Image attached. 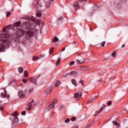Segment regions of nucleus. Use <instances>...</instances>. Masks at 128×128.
<instances>
[{"label": "nucleus", "instance_id": "nucleus-11", "mask_svg": "<svg viewBox=\"0 0 128 128\" xmlns=\"http://www.w3.org/2000/svg\"><path fill=\"white\" fill-rule=\"evenodd\" d=\"M78 74V72L77 71H71L70 72L68 73V75H72L74 76H76Z\"/></svg>", "mask_w": 128, "mask_h": 128}, {"label": "nucleus", "instance_id": "nucleus-35", "mask_svg": "<svg viewBox=\"0 0 128 128\" xmlns=\"http://www.w3.org/2000/svg\"><path fill=\"white\" fill-rule=\"evenodd\" d=\"M54 52V48H51L50 50V54H52Z\"/></svg>", "mask_w": 128, "mask_h": 128}, {"label": "nucleus", "instance_id": "nucleus-34", "mask_svg": "<svg viewBox=\"0 0 128 128\" xmlns=\"http://www.w3.org/2000/svg\"><path fill=\"white\" fill-rule=\"evenodd\" d=\"M36 16L40 18L42 16V14L40 13V12L37 13V14H36Z\"/></svg>", "mask_w": 128, "mask_h": 128}, {"label": "nucleus", "instance_id": "nucleus-41", "mask_svg": "<svg viewBox=\"0 0 128 128\" xmlns=\"http://www.w3.org/2000/svg\"><path fill=\"white\" fill-rule=\"evenodd\" d=\"M105 44H106V42H102L101 46H103V47H104Z\"/></svg>", "mask_w": 128, "mask_h": 128}, {"label": "nucleus", "instance_id": "nucleus-36", "mask_svg": "<svg viewBox=\"0 0 128 128\" xmlns=\"http://www.w3.org/2000/svg\"><path fill=\"white\" fill-rule=\"evenodd\" d=\"M34 89L32 88H30L28 91H29V93L30 94V92H32L33 91Z\"/></svg>", "mask_w": 128, "mask_h": 128}, {"label": "nucleus", "instance_id": "nucleus-14", "mask_svg": "<svg viewBox=\"0 0 128 128\" xmlns=\"http://www.w3.org/2000/svg\"><path fill=\"white\" fill-rule=\"evenodd\" d=\"M18 96L20 98H24L25 96V94L24 93L23 91H20L18 92Z\"/></svg>", "mask_w": 128, "mask_h": 128}, {"label": "nucleus", "instance_id": "nucleus-53", "mask_svg": "<svg viewBox=\"0 0 128 128\" xmlns=\"http://www.w3.org/2000/svg\"><path fill=\"white\" fill-rule=\"evenodd\" d=\"M103 106H104V108H103V109H104V108H106V104H103Z\"/></svg>", "mask_w": 128, "mask_h": 128}, {"label": "nucleus", "instance_id": "nucleus-62", "mask_svg": "<svg viewBox=\"0 0 128 128\" xmlns=\"http://www.w3.org/2000/svg\"><path fill=\"white\" fill-rule=\"evenodd\" d=\"M78 55H79V56L80 55V54Z\"/></svg>", "mask_w": 128, "mask_h": 128}, {"label": "nucleus", "instance_id": "nucleus-21", "mask_svg": "<svg viewBox=\"0 0 128 128\" xmlns=\"http://www.w3.org/2000/svg\"><path fill=\"white\" fill-rule=\"evenodd\" d=\"M20 24H21V22H16L14 24V26H16V27H18L20 25Z\"/></svg>", "mask_w": 128, "mask_h": 128}, {"label": "nucleus", "instance_id": "nucleus-33", "mask_svg": "<svg viewBox=\"0 0 128 128\" xmlns=\"http://www.w3.org/2000/svg\"><path fill=\"white\" fill-rule=\"evenodd\" d=\"M70 122V119L68 118H66V119L65 120V122L66 123V124Z\"/></svg>", "mask_w": 128, "mask_h": 128}, {"label": "nucleus", "instance_id": "nucleus-2", "mask_svg": "<svg viewBox=\"0 0 128 128\" xmlns=\"http://www.w3.org/2000/svg\"><path fill=\"white\" fill-rule=\"evenodd\" d=\"M9 36L8 34H6L4 32L3 34L0 35V40L3 43L0 42V52H5V46L6 48H8L10 46V41L9 40Z\"/></svg>", "mask_w": 128, "mask_h": 128}, {"label": "nucleus", "instance_id": "nucleus-51", "mask_svg": "<svg viewBox=\"0 0 128 128\" xmlns=\"http://www.w3.org/2000/svg\"><path fill=\"white\" fill-rule=\"evenodd\" d=\"M80 1L81 2H86L87 0H80Z\"/></svg>", "mask_w": 128, "mask_h": 128}, {"label": "nucleus", "instance_id": "nucleus-4", "mask_svg": "<svg viewBox=\"0 0 128 128\" xmlns=\"http://www.w3.org/2000/svg\"><path fill=\"white\" fill-rule=\"evenodd\" d=\"M18 123V118H16L12 121V127L16 128Z\"/></svg>", "mask_w": 128, "mask_h": 128}, {"label": "nucleus", "instance_id": "nucleus-9", "mask_svg": "<svg viewBox=\"0 0 128 128\" xmlns=\"http://www.w3.org/2000/svg\"><path fill=\"white\" fill-rule=\"evenodd\" d=\"M28 80L34 83V84H37L36 79L34 78H28Z\"/></svg>", "mask_w": 128, "mask_h": 128}, {"label": "nucleus", "instance_id": "nucleus-44", "mask_svg": "<svg viewBox=\"0 0 128 128\" xmlns=\"http://www.w3.org/2000/svg\"><path fill=\"white\" fill-rule=\"evenodd\" d=\"M80 84H82V86H83L84 84V81H83V80H80Z\"/></svg>", "mask_w": 128, "mask_h": 128}, {"label": "nucleus", "instance_id": "nucleus-56", "mask_svg": "<svg viewBox=\"0 0 128 128\" xmlns=\"http://www.w3.org/2000/svg\"><path fill=\"white\" fill-rule=\"evenodd\" d=\"M120 127V126L118 125L117 128H119Z\"/></svg>", "mask_w": 128, "mask_h": 128}, {"label": "nucleus", "instance_id": "nucleus-50", "mask_svg": "<svg viewBox=\"0 0 128 128\" xmlns=\"http://www.w3.org/2000/svg\"><path fill=\"white\" fill-rule=\"evenodd\" d=\"M111 119L108 120L106 122H104V124H106V122H108Z\"/></svg>", "mask_w": 128, "mask_h": 128}, {"label": "nucleus", "instance_id": "nucleus-40", "mask_svg": "<svg viewBox=\"0 0 128 128\" xmlns=\"http://www.w3.org/2000/svg\"><path fill=\"white\" fill-rule=\"evenodd\" d=\"M68 74V73L67 74L63 75V77L64 78H66L67 76H70V74Z\"/></svg>", "mask_w": 128, "mask_h": 128}, {"label": "nucleus", "instance_id": "nucleus-58", "mask_svg": "<svg viewBox=\"0 0 128 128\" xmlns=\"http://www.w3.org/2000/svg\"><path fill=\"white\" fill-rule=\"evenodd\" d=\"M94 116H97V115H96V113Z\"/></svg>", "mask_w": 128, "mask_h": 128}, {"label": "nucleus", "instance_id": "nucleus-47", "mask_svg": "<svg viewBox=\"0 0 128 128\" xmlns=\"http://www.w3.org/2000/svg\"><path fill=\"white\" fill-rule=\"evenodd\" d=\"M76 41H74V42H72V44H76Z\"/></svg>", "mask_w": 128, "mask_h": 128}, {"label": "nucleus", "instance_id": "nucleus-8", "mask_svg": "<svg viewBox=\"0 0 128 128\" xmlns=\"http://www.w3.org/2000/svg\"><path fill=\"white\" fill-rule=\"evenodd\" d=\"M86 61V60L83 57H80V60H76V64H82L84 62Z\"/></svg>", "mask_w": 128, "mask_h": 128}, {"label": "nucleus", "instance_id": "nucleus-29", "mask_svg": "<svg viewBox=\"0 0 128 128\" xmlns=\"http://www.w3.org/2000/svg\"><path fill=\"white\" fill-rule=\"evenodd\" d=\"M56 104V99L53 100L52 104H54V106H55V104Z\"/></svg>", "mask_w": 128, "mask_h": 128}, {"label": "nucleus", "instance_id": "nucleus-16", "mask_svg": "<svg viewBox=\"0 0 128 128\" xmlns=\"http://www.w3.org/2000/svg\"><path fill=\"white\" fill-rule=\"evenodd\" d=\"M11 116H15V118H17L16 116H18V112L16 111L14 112H12L11 113Z\"/></svg>", "mask_w": 128, "mask_h": 128}, {"label": "nucleus", "instance_id": "nucleus-48", "mask_svg": "<svg viewBox=\"0 0 128 128\" xmlns=\"http://www.w3.org/2000/svg\"><path fill=\"white\" fill-rule=\"evenodd\" d=\"M65 48H63L62 50V52H63L65 50Z\"/></svg>", "mask_w": 128, "mask_h": 128}, {"label": "nucleus", "instance_id": "nucleus-5", "mask_svg": "<svg viewBox=\"0 0 128 128\" xmlns=\"http://www.w3.org/2000/svg\"><path fill=\"white\" fill-rule=\"evenodd\" d=\"M82 96V92H76L74 94V98L76 99V100H79Z\"/></svg>", "mask_w": 128, "mask_h": 128}, {"label": "nucleus", "instance_id": "nucleus-1", "mask_svg": "<svg viewBox=\"0 0 128 128\" xmlns=\"http://www.w3.org/2000/svg\"><path fill=\"white\" fill-rule=\"evenodd\" d=\"M34 16H30V17H24L21 18V20H22V22H25L26 20H28L26 22L22 23L20 24L21 28L24 30H30L28 31L26 34V38L27 39H30L34 36V34H37L38 32V30H35V32L32 30H31V22L34 21Z\"/></svg>", "mask_w": 128, "mask_h": 128}, {"label": "nucleus", "instance_id": "nucleus-6", "mask_svg": "<svg viewBox=\"0 0 128 128\" xmlns=\"http://www.w3.org/2000/svg\"><path fill=\"white\" fill-rule=\"evenodd\" d=\"M34 100H32V102H30V103H28L27 105V107H26V108H27V110L29 111V110H31L32 108V106H33V104H34Z\"/></svg>", "mask_w": 128, "mask_h": 128}, {"label": "nucleus", "instance_id": "nucleus-10", "mask_svg": "<svg viewBox=\"0 0 128 128\" xmlns=\"http://www.w3.org/2000/svg\"><path fill=\"white\" fill-rule=\"evenodd\" d=\"M40 4L38 2V1L37 0H36L34 4V8H40Z\"/></svg>", "mask_w": 128, "mask_h": 128}, {"label": "nucleus", "instance_id": "nucleus-12", "mask_svg": "<svg viewBox=\"0 0 128 128\" xmlns=\"http://www.w3.org/2000/svg\"><path fill=\"white\" fill-rule=\"evenodd\" d=\"M54 107V104H51L49 106H48L46 108V110H47V112H49L50 109Z\"/></svg>", "mask_w": 128, "mask_h": 128}, {"label": "nucleus", "instance_id": "nucleus-52", "mask_svg": "<svg viewBox=\"0 0 128 128\" xmlns=\"http://www.w3.org/2000/svg\"><path fill=\"white\" fill-rule=\"evenodd\" d=\"M90 126V124L88 125H87L86 126V128H88V127Z\"/></svg>", "mask_w": 128, "mask_h": 128}, {"label": "nucleus", "instance_id": "nucleus-45", "mask_svg": "<svg viewBox=\"0 0 128 128\" xmlns=\"http://www.w3.org/2000/svg\"><path fill=\"white\" fill-rule=\"evenodd\" d=\"M62 108V106H60L58 108V110H61Z\"/></svg>", "mask_w": 128, "mask_h": 128}, {"label": "nucleus", "instance_id": "nucleus-61", "mask_svg": "<svg viewBox=\"0 0 128 128\" xmlns=\"http://www.w3.org/2000/svg\"><path fill=\"white\" fill-rule=\"evenodd\" d=\"M11 84V82L9 84Z\"/></svg>", "mask_w": 128, "mask_h": 128}, {"label": "nucleus", "instance_id": "nucleus-17", "mask_svg": "<svg viewBox=\"0 0 128 128\" xmlns=\"http://www.w3.org/2000/svg\"><path fill=\"white\" fill-rule=\"evenodd\" d=\"M64 20V18L62 16H60V18H59V19H58L57 22L58 23V25L59 24V23H60L61 22H62Z\"/></svg>", "mask_w": 128, "mask_h": 128}, {"label": "nucleus", "instance_id": "nucleus-19", "mask_svg": "<svg viewBox=\"0 0 128 128\" xmlns=\"http://www.w3.org/2000/svg\"><path fill=\"white\" fill-rule=\"evenodd\" d=\"M58 38L56 37L55 36L53 39H52V42L53 43H55L56 42H58Z\"/></svg>", "mask_w": 128, "mask_h": 128}, {"label": "nucleus", "instance_id": "nucleus-55", "mask_svg": "<svg viewBox=\"0 0 128 128\" xmlns=\"http://www.w3.org/2000/svg\"><path fill=\"white\" fill-rule=\"evenodd\" d=\"M126 110H127L126 108L124 109V111L125 112H126Z\"/></svg>", "mask_w": 128, "mask_h": 128}, {"label": "nucleus", "instance_id": "nucleus-60", "mask_svg": "<svg viewBox=\"0 0 128 128\" xmlns=\"http://www.w3.org/2000/svg\"><path fill=\"white\" fill-rule=\"evenodd\" d=\"M8 97H10V95H8Z\"/></svg>", "mask_w": 128, "mask_h": 128}, {"label": "nucleus", "instance_id": "nucleus-25", "mask_svg": "<svg viewBox=\"0 0 128 128\" xmlns=\"http://www.w3.org/2000/svg\"><path fill=\"white\" fill-rule=\"evenodd\" d=\"M24 76L25 78H28V71H24Z\"/></svg>", "mask_w": 128, "mask_h": 128}, {"label": "nucleus", "instance_id": "nucleus-43", "mask_svg": "<svg viewBox=\"0 0 128 128\" xmlns=\"http://www.w3.org/2000/svg\"><path fill=\"white\" fill-rule=\"evenodd\" d=\"M26 114V111H23L22 112V114L23 115V116H25Z\"/></svg>", "mask_w": 128, "mask_h": 128}, {"label": "nucleus", "instance_id": "nucleus-54", "mask_svg": "<svg viewBox=\"0 0 128 128\" xmlns=\"http://www.w3.org/2000/svg\"><path fill=\"white\" fill-rule=\"evenodd\" d=\"M125 46H126L125 44L122 45V47L124 48Z\"/></svg>", "mask_w": 128, "mask_h": 128}, {"label": "nucleus", "instance_id": "nucleus-39", "mask_svg": "<svg viewBox=\"0 0 128 128\" xmlns=\"http://www.w3.org/2000/svg\"><path fill=\"white\" fill-rule=\"evenodd\" d=\"M75 63V62L74 61H72L71 62H70V66H72L73 64H74Z\"/></svg>", "mask_w": 128, "mask_h": 128}, {"label": "nucleus", "instance_id": "nucleus-63", "mask_svg": "<svg viewBox=\"0 0 128 128\" xmlns=\"http://www.w3.org/2000/svg\"><path fill=\"white\" fill-rule=\"evenodd\" d=\"M90 31H92L90 30Z\"/></svg>", "mask_w": 128, "mask_h": 128}, {"label": "nucleus", "instance_id": "nucleus-18", "mask_svg": "<svg viewBox=\"0 0 128 128\" xmlns=\"http://www.w3.org/2000/svg\"><path fill=\"white\" fill-rule=\"evenodd\" d=\"M72 84H74L75 86H77L78 84L77 82L76 81L75 79H72Z\"/></svg>", "mask_w": 128, "mask_h": 128}, {"label": "nucleus", "instance_id": "nucleus-46", "mask_svg": "<svg viewBox=\"0 0 128 128\" xmlns=\"http://www.w3.org/2000/svg\"><path fill=\"white\" fill-rule=\"evenodd\" d=\"M4 110V108L1 106V105L0 104V110Z\"/></svg>", "mask_w": 128, "mask_h": 128}, {"label": "nucleus", "instance_id": "nucleus-13", "mask_svg": "<svg viewBox=\"0 0 128 128\" xmlns=\"http://www.w3.org/2000/svg\"><path fill=\"white\" fill-rule=\"evenodd\" d=\"M74 8H75L76 10H78L80 8V5L78 4V2H76L74 4Z\"/></svg>", "mask_w": 128, "mask_h": 128}, {"label": "nucleus", "instance_id": "nucleus-26", "mask_svg": "<svg viewBox=\"0 0 128 128\" xmlns=\"http://www.w3.org/2000/svg\"><path fill=\"white\" fill-rule=\"evenodd\" d=\"M40 60V58H38V57L34 56L32 58V60L33 61H36V60Z\"/></svg>", "mask_w": 128, "mask_h": 128}, {"label": "nucleus", "instance_id": "nucleus-23", "mask_svg": "<svg viewBox=\"0 0 128 128\" xmlns=\"http://www.w3.org/2000/svg\"><path fill=\"white\" fill-rule=\"evenodd\" d=\"M88 69H89V68L88 66H85L82 68V70H88Z\"/></svg>", "mask_w": 128, "mask_h": 128}, {"label": "nucleus", "instance_id": "nucleus-31", "mask_svg": "<svg viewBox=\"0 0 128 128\" xmlns=\"http://www.w3.org/2000/svg\"><path fill=\"white\" fill-rule=\"evenodd\" d=\"M107 104L108 106H110L112 104V101H108L107 102Z\"/></svg>", "mask_w": 128, "mask_h": 128}, {"label": "nucleus", "instance_id": "nucleus-27", "mask_svg": "<svg viewBox=\"0 0 128 128\" xmlns=\"http://www.w3.org/2000/svg\"><path fill=\"white\" fill-rule=\"evenodd\" d=\"M103 110H104V108H102L100 109V110L97 111V112H96V115H98V114H99L100 113L102 112Z\"/></svg>", "mask_w": 128, "mask_h": 128}, {"label": "nucleus", "instance_id": "nucleus-28", "mask_svg": "<svg viewBox=\"0 0 128 128\" xmlns=\"http://www.w3.org/2000/svg\"><path fill=\"white\" fill-rule=\"evenodd\" d=\"M98 97V96H94V97H93V98H91V99H90V100H90V102H92V101H94V100H96V98Z\"/></svg>", "mask_w": 128, "mask_h": 128}, {"label": "nucleus", "instance_id": "nucleus-7", "mask_svg": "<svg viewBox=\"0 0 128 128\" xmlns=\"http://www.w3.org/2000/svg\"><path fill=\"white\" fill-rule=\"evenodd\" d=\"M51 3L49 2L48 1H46L44 5V10H48L50 8Z\"/></svg>", "mask_w": 128, "mask_h": 128}, {"label": "nucleus", "instance_id": "nucleus-32", "mask_svg": "<svg viewBox=\"0 0 128 128\" xmlns=\"http://www.w3.org/2000/svg\"><path fill=\"white\" fill-rule=\"evenodd\" d=\"M70 120L72 122H74L76 120V117H72L70 118Z\"/></svg>", "mask_w": 128, "mask_h": 128}, {"label": "nucleus", "instance_id": "nucleus-20", "mask_svg": "<svg viewBox=\"0 0 128 128\" xmlns=\"http://www.w3.org/2000/svg\"><path fill=\"white\" fill-rule=\"evenodd\" d=\"M51 92H52L51 88H48L47 90H46V94H50Z\"/></svg>", "mask_w": 128, "mask_h": 128}, {"label": "nucleus", "instance_id": "nucleus-24", "mask_svg": "<svg viewBox=\"0 0 128 128\" xmlns=\"http://www.w3.org/2000/svg\"><path fill=\"white\" fill-rule=\"evenodd\" d=\"M18 71L20 73H22L24 72V68L22 67H20L18 69Z\"/></svg>", "mask_w": 128, "mask_h": 128}, {"label": "nucleus", "instance_id": "nucleus-30", "mask_svg": "<svg viewBox=\"0 0 128 128\" xmlns=\"http://www.w3.org/2000/svg\"><path fill=\"white\" fill-rule=\"evenodd\" d=\"M112 56L113 57H115L116 56V51H114L113 52H112Z\"/></svg>", "mask_w": 128, "mask_h": 128}, {"label": "nucleus", "instance_id": "nucleus-22", "mask_svg": "<svg viewBox=\"0 0 128 128\" xmlns=\"http://www.w3.org/2000/svg\"><path fill=\"white\" fill-rule=\"evenodd\" d=\"M61 62V58H58V60L56 62V66H58Z\"/></svg>", "mask_w": 128, "mask_h": 128}, {"label": "nucleus", "instance_id": "nucleus-49", "mask_svg": "<svg viewBox=\"0 0 128 128\" xmlns=\"http://www.w3.org/2000/svg\"><path fill=\"white\" fill-rule=\"evenodd\" d=\"M45 56V55L44 54H42L41 56H40V57L41 58H44V57Z\"/></svg>", "mask_w": 128, "mask_h": 128}, {"label": "nucleus", "instance_id": "nucleus-3", "mask_svg": "<svg viewBox=\"0 0 128 128\" xmlns=\"http://www.w3.org/2000/svg\"><path fill=\"white\" fill-rule=\"evenodd\" d=\"M24 32L20 28H18L16 30L15 36L18 38H20L24 36Z\"/></svg>", "mask_w": 128, "mask_h": 128}, {"label": "nucleus", "instance_id": "nucleus-57", "mask_svg": "<svg viewBox=\"0 0 128 128\" xmlns=\"http://www.w3.org/2000/svg\"><path fill=\"white\" fill-rule=\"evenodd\" d=\"M50 1L53 2L54 0H49Z\"/></svg>", "mask_w": 128, "mask_h": 128}, {"label": "nucleus", "instance_id": "nucleus-59", "mask_svg": "<svg viewBox=\"0 0 128 128\" xmlns=\"http://www.w3.org/2000/svg\"><path fill=\"white\" fill-rule=\"evenodd\" d=\"M76 128H78V127L76 126H74V128H76Z\"/></svg>", "mask_w": 128, "mask_h": 128}, {"label": "nucleus", "instance_id": "nucleus-42", "mask_svg": "<svg viewBox=\"0 0 128 128\" xmlns=\"http://www.w3.org/2000/svg\"><path fill=\"white\" fill-rule=\"evenodd\" d=\"M22 82H24V83H26L28 82V80H26V78H24L22 80Z\"/></svg>", "mask_w": 128, "mask_h": 128}, {"label": "nucleus", "instance_id": "nucleus-15", "mask_svg": "<svg viewBox=\"0 0 128 128\" xmlns=\"http://www.w3.org/2000/svg\"><path fill=\"white\" fill-rule=\"evenodd\" d=\"M60 84V80H57L54 82V86L56 87H58Z\"/></svg>", "mask_w": 128, "mask_h": 128}, {"label": "nucleus", "instance_id": "nucleus-37", "mask_svg": "<svg viewBox=\"0 0 128 128\" xmlns=\"http://www.w3.org/2000/svg\"><path fill=\"white\" fill-rule=\"evenodd\" d=\"M112 124H113L114 125H118L117 122L116 121V120L112 121Z\"/></svg>", "mask_w": 128, "mask_h": 128}, {"label": "nucleus", "instance_id": "nucleus-38", "mask_svg": "<svg viewBox=\"0 0 128 128\" xmlns=\"http://www.w3.org/2000/svg\"><path fill=\"white\" fill-rule=\"evenodd\" d=\"M10 14H11V12H8L6 14V16L7 18H8L9 16H10Z\"/></svg>", "mask_w": 128, "mask_h": 128}]
</instances>
